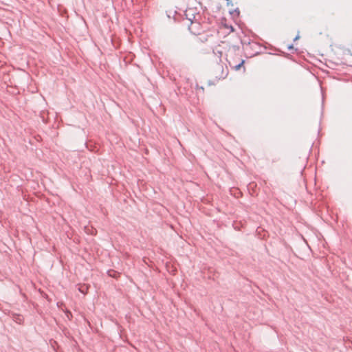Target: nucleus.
Wrapping results in <instances>:
<instances>
[{
    "label": "nucleus",
    "instance_id": "1a4fd4ad",
    "mask_svg": "<svg viewBox=\"0 0 352 352\" xmlns=\"http://www.w3.org/2000/svg\"><path fill=\"white\" fill-rule=\"evenodd\" d=\"M87 288H86V289H82V288H79L80 292L83 294H85L87 292Z\"/></svg>",
    "mask_w": 352,
    "mask_h": 352
},
{
    "label": "nucleus",
    "instance_id": "39448f33",
    "mask_svg": "<svg viewBox=\"0 0 352 352\" xmlns=\"http://www.w3.org/2000/svg\"><path fill=\"white\" fill-rule=\"evenodd\" d=\"M230 13L234 17H235V16L238 17L239 16V14H240V11H239V9L238 8H236L233 11H230Z\"/></svg>",
    "mask_w": 352,
    "mask_h": 352
},
{
    "label": "nucleus",
    "instance_id": "423d86ee",
    "mask_svg": "<svg viewBox=\"0 0 352 352\" xmlns=\"http://www.w3.org/2000/svg\"><path fill=\"white\" fill-rule=\"evenodd\" d=\"M244 63H245V60H242L239 64L234 66V69L236 71L239 70L241 69V67L243 65Z\"/></svg>",
    "mask_w": 352,
    "mask_h": 352
},
{
    "label": "nucleus",
    "instance_id": "4468645a",
    "mask_svg": "<svg viewBox=\"0 0 352 352\" xmlns=\"http://www.w3.org/2000/svg\"><path fill=\"white\" fill-rule=\"evenodd\" d=\"M230 30H231V32H233L234 30V29L232 26H230Z\"/></svg>",
    "mask_w": 352,
    "mask_h": 352
},
{
    "label": "nucleus",
    "instance_id": "9b49d317",
    "mask_svg": "<svg viewBox=\"0 0 352 352\" xmlns=\"http://www.w3.org/2000/svg\"><path fill=\"white\" fill-rule=\"evenodd\" d=\"M258 54V52H254V53L250 54V56H255V55H256V54Z\"/></svg>",
    "mask_w": 352,
    "mask_h": 352
},
{
    "label": "nucleus",
    "instance_id": "2eb2a0df",
    "mask_svg": "<svg viewBox=\"0 0 352 352\" xmlns=\"http://www.w3.org/2000/svg\"><path fill=\"white\" fill-rule=\"evenodd\" d=\"M226 1H230V0H226Z\"/></svg>",
    "mask_w": 352,
    "mask_h": 352
},
{
    "label": "nucleus",
    "instance_id": "20e7f679",
    "mask_svg": "<svg viewBox=\"0 0 352 352\" xmlns=\"http://www.w3.org/2000/svg\"><path fill=\"white\" fill-rule=\"evenodd\" d=\"M107 274L109 276L113 277L114 278H117L120 276V273L113 270H108Z\"/></svg>",
    "mask_w": 352,
    "mask_h": 352
},
{
    "label": "nucleus",
    "instance_id": "0eeeda50",
    "mask_svg": "<svg viewBox=\"0 0 352 352\" xmlns=\"http://www.w3.org/2000/svg\"><path fill=\"white\" fill-rule=\"evenodd\" d=\"M230 49L234 52L239 51L240 47L239 45H233L230 47Z\"/></svg>",
    "mask_w": 352,
    "mask_h": 352
},
{
    "label": "nucleus",
    "instance_id": "6e6552de",
    "mask_svg": "<svg viewBox=\"0 0 352 352\" xmlns=\"http://www.w3.org/2000/svg\"><path fill=\"white\" fill-rule=\"evenodd\" d=\"M192 26H193V29H194L195 30L197 31V32H199V34H200V32H199V30H200V26H197V25H195V24H193V25H192Z\"/></svg>",
    "mask_w": 352,
    "mask_h": 352
},
{
    "label": "nucleus",
    "instance_id": "7ed1b4c3",
    "mask_svg": "<svg viewBox=\"0 0 352 352\" xmlns=\"http://www.w3.org/2000/svg\"><path fill=\"white\" fill-rule=\"evenodd\" d=\"M241 44L243 45V48L244 50L246 51L248 50V47H257L258 46V44L256 42H250L248 41V43H245V42H243L242 40L241 41Z\"/></svg>",
    "mask_w": 352,
    "mask_h": 352
},
{
    "label": "nucleus",
    "instance_id": "f8f14e48",
    "mask_svg": "<svg viewBox=\"0 0 352 352\" xmlns=\"http://www.w3.org/2000/svg\"><path fill=\"white\" fill-rule=\"evenodd\" d=\"M299 38H300L299 35L298 34L296 35V37L294 38V41H297L298 39H299Z\"/></svg>",
    "mask_w": 352,
    "mask_h": 352
},
{
    "label": "nucleus",
    "instance_id": "f257e3e1",
    "mask_svg": "<svg viewBox=\"0 0 352 352\" xmlns=\"http://www.w3.org/2000/svg\"><path fill=\"white\" fill-rule=\"evenodd\" d=\"M185 16L186 19L190 22V25H188V30L192 34L197 35L199 32L193 29L192 25L195 24L197 26H201V24L196 20V14L195 11L192 9L187 10L185 11Z\"/></svg>",
    "mask_w": 352,
    "mask_h": 352
},
{
    "label": "nucleus",
    "instance_id": "ddd939ff",
    "mask_svg": "<svg viewBox=\"0 0 352 352\" xmlns=\"http://www.w3.org/2000/svg\"><path fill=\"white\" fill-rule=\"evenodd\" d=\"M227 5L228 6L232 5L230 0V1H227Z\"/></svg>",
    "mask_w": 352,
    "mask_h": 352
},
{
    "label": "nucleus",
    "instance_id": "9d476101",
    "mask_svg": "<svg viewBox=\"0 0 352 352\" xmlns=\"http://www.w3.org/2000/svg\"><path fill=\"white\" fill-rule=\"evenodd\" d=\"M287 49L289 50H293L294 49V46L292 44L289 45L288 47H287Z\"/></svg>",
    "mask_w": 352,
    "mask_h": 352
},
{
    "label": "nucleus",
    "instance_id": "f03ea898",
    "mask_svg": "<svg viewBox=\"0 0 352 352\" xmlns=\"http://www.w3.org/2000/svg\"><path fill=\"white\" fill-rule=\"evenodd\" d=\"M214 77L218 79H224L228 74V69H224L223 65L221 64H217L213 69Z\"/></svg>",
    "mask_w": 352,
    "mask_h": 352
}]
</instances>
